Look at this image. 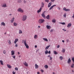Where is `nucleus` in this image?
<instances>
[{
  "instance_id": "338daca9",
  "label": "nucleus",
  "mask_w": 74,
  "mask_h": 74,
  "mask_svg": "<svg viewBox=\"0 0 74 74\" xmlns=\"http://www.w3.org/2000/svg\"><path fill=\"white\" fill-rule=\"evenodd\" d=\"M39 49H38L37 50L38 51H39Z\"/></svg>"
},
{
  "instance_id": "f257e3e1",
  "label": "nucleus",
  "mask_w": 74,
  "mask_h": 74,
  "mask_svg": "<svg viewBox=\"0 0 74 74\" xmlns=\"http://www.w3.org/2000/svg\"><path fill=\"white\" fill-rule=\"evenodd\" d=\"M45 21V20H44V19H40L39 20L38 22L39 23H44V22Z\"/></svg>"
},
{
  "instance_id": "f03ea898",
  "label": "nucleus",
  "mask_w": 74,
  "mask_h": 74,
  "mask_svg": "<svg viewBox=\"0 0 74 74\" xmlns=\"http://www.w3.org/2000/svg\"><path fill=\"white\" fill-rule=\"evenodd\" d=\"M27 19V16L26 15H24L23 16V17L22 18V20L23 21H25Z\"/></svg>"
},
{
  "instance_id": "72a5a7b5",
  "label": "nucleus",
  "mask_w": 74,
  "mask_h": 74,
  "mask_svg": "<svg viewBox=\"0 0 74 74\" xmlns=\"http://www.w3.org/2000/svg\"><path fill=\"white\" fill-rule=\"evenodd\" d=\"M19 34H21L22 33V31L21 30H20L19 31Z\"/></svg>"
},
{
  "instance_id": "6e6d98bb",
  "label": "nucleus",
  "mask_w": 74,
  "mask_h": 74,
  "mask_svg": "<svg viewBox=\"0 0 74 74\" xmlns=\"http://www.w3.org/2000/svg\"><path fill=\"white\" fill-rule=\"evenodd\" d=\"M13 74H15V72L13 71Z\"/></svg>"
},
{
  "instance_id": "864d4df0",
  "label": "nucleus",
  "mask_w": 74,
  "mask_h": 74,
  "mask_svg": "<svg viewBox=\"0 0 74 74\" xmlns=\"http://www.w3.org/2000/svg\"><path fill=\"white\" fill-rule=\"evenodd\" d=\"M62 30H63V31H64V32H66V30L64 29H63Z\"/></svg>"
},
{
  "instance_id": "c03bdc74",
  "label": "nucleus",
  "mask_w": 74,
  "mask_h": 74,
  "mask_svg": "<svg viewBox=\"0 0 74 74\" xmlns=\"http://www.w3.org/2000/svg\"><path fill=\"white\" fill-rule=\"evenodd\" d=\"M23 2H24V3H26V2H27V1L24 0L23 1Z\"/></svg>"
},
{
  "instance_id": "bf43d9fd",
  "label": "nucleus",
  "mask_w": 74,
  "mask_h": 74,
  "mask_svg": "<svg viewBox=\"0 0 74 74\" xmlns=\"http://www.w3.org/2000/svg\"><path fill=\"white\" fill-rule=\"evenodd\" d=\"M35 48H37V45H36L35 46Z\"/></svg>"
},
{
  "instance_id": "473e14b6",
  "label": "nucleus",
  "mask_w": 74,
  "mask_h": 74,
  "mask_svg": "<svg viewBox=\"0 0 74 74\" xmlns=\"http://www.w3.org/2000/svg\"><path fill=\"white\" fill-rule=\"evenodd\" d=\"M45 69H48V66L47 65H45Z\"/></svg>"
},
{
  "instance_id": "7c9ffc66",
  "label": "nucleus",
  "mask_w": 74,
  "mask_h": 74,
  "mask_svg": "<svg viewBox=\"0 0 74 74\" xmlns=\"http://www.w3.org/2000/svg\"><path fill=\"white\" fill-rule=\"evenodd\" d=\"M43 40H44L45 41H48V39H47V38H43Z\"/></svg>"
},
{
  "instance_id": "f704fd0d",
  "label": "nucleus",
  "mask_w": 74,
  "mask_h": 74,
  "mask_svg": "<svg viewBox=\"0 0 74 74\" xmlns=\"http://www.w3.org/2000/svg\"><path fill=\"white\" fill-rule=\"evenodd\" d=\"M8 41H9L8 42L9 44L10 45V44H11V40H9Z\"/></svg>"
},
{
  "instance_id": "de8ad7c7",
  "label": "nucleus",
  "mask_w": 74,
  "mask_h": 74,
  "mask_svg": "<svg viewBox=\"0 0 74 74\" xmlns=\"http://www.w3.org/2000/svg\"><path fill=\"white\" fill-rule=\"evenodd\" d=\"M46 2H47V3H48L49 1V0H45Z\"/></svg>"
},
{
  "instance_id": "774afa93",
  "label": "nucleus",
  "mask_w": 74,
  "mask_h": 74,
  "mask_svg": "<svg viewBox=\"0 0 74 74\" xmlns=\"http://www.w3.org/2000/svg\"><path fill=\"white\" fill-rule=\"evenodd\" d=\"M6 33H4V34H6Z\"/></svg>"
},
{
  "instance_id": "79ce46f5",
  "label": "nucleus",
  "mask_w": 74,
  "mask_h": 74,
  "mask_svg": "<svg viewBox=\"0 0 74 74\" xmlns=\"http://www.w3.org/2000/svg\"><path fill=\"white\" fill-rule=\"evenodd\" d=\"M12 57L14 59H15V56H12Z\"/></svg>"
},
{
  "instance_id": "4468645a",
  "label": "nucleus",
  "mask_w": 74,
  "mask_h": 74,
  "mask_svg": "<svg viewBox=\"0 0 74 74\" xmlns=\"http://www.w3.org/2000/svg\"><path fill=\"white\" fill-rule=\"evenodd\" d=\"M1 25H2V26H5V24L4 22H2L1 23Z\"/></svg>"
},
{
  "instance_id": "7ed1b4c3",
  "label": "nucleus",
  "mask_w": 74,
  "mask_h": 74,
  "mask_svg": "<svg viewBox=\"0 0 74 74\" xmlns=\"http://www.w3.org/2000/svg\"><path fill=\"white\" fill-rule=\"evenodd\" d=\"M24 43L26 48H27V49H28L29 45H27V44H26V40H25V41H24Z\"/></svg>"
},
{
  "instance_id": "4c0bfd02",
  "label": "nucleus",
  "mask_w": 74,
  "mask_h": 74,
  "mask_svg": "<svg viewBox=\"0 0 74 74\" xmlns=\"http://www.w3.org/2000/svg\"><path fill=\"white\" fill-rule=\"evenodd\" d=\"M62 52L63 53H64V52H65V49H63L62 50Z\"/></svg>"
},
{
  "instance_id": "a19ab883",
  "label": "nucleus",
  "mask_w": 74,
  "mask_h": 74,
  "mask_svg": "<svg viewBox=\"0 0 74 74\" xmlns=\"http://www.w3.org/2000/svg\"><path fill=\"white\" fill-rule=\"evenodd\" d=\"M64 17H66V13H65L64 15Z\"/></svg>"
},
{
  "instance_id": "f3484780",
  "label": "nucleus",
  "mask_w": 74,
  "mask_h": 74,
  "mask_svg": "<svg viewBox=\"0 0 74 74\" xmlns=\"http://www.w3.org/2000/svg\"><path fill=\"white\" fill-rule=\"evenodd\" d=\"M2 7H7V5L6 3H4Z\"/></svg>"
},
{
  "instance_id": "5701e85b",
  "label": "nucleus",
  "mask_w": 74,
  "mask_h": 74,
  "mask_svg": "<svg viewBox=\"0 0 74 74\" xmlns=\"http://www.w3.org/2000/svg\"><path fill=\"white\" fill-rule=\"evenodd\" d=\"M38 36H37V35H35L34 36V38L35 39H37V38H38Z\"/></svg>"
},
{
  "instance_id": "052dcab7",
  "label": "nucleus",
  "mask_w": 74,
  "mask_h": 74,
  "mask_svg": "<svg viewBox=\"0 0 74 74\" xmlns=\"http://www.w3.org/2000/svg\"><path fill=\"white\" fill-rule=\"evenodd\" d=\"M62 42H64V40H62Z\"/></svg>"
},
{
  "instance_id": "e2e57ef3",
  "label": "nucleus",
  "mask_w": 74,
  "mask_h": 74,
  "mask_svg": "<svg viewBox=\"0 0 74 74\" xmlns=\"http://www.w3.org/2000/svg\"><path fill=\"white\" fill-rule=\"evenodd\" d=\"M37 74H40V72H38Z\"/></svg>"
},
{
  "instance_id": "dca6fc26",
  "label": "nucleus",
  "mask_w": 74,
  "mask_h": 74,
  "mask_svg": "<svg viewBox=\"0 0 74 74\" xmlns=\"http://www.w3.org/2000/svg\"><path fill=\"white\" fill-rule=\"evenodd\" d=\"M35 66L36 69H38V65H37L36 64H35Z\"/></svg>"
},
{
  "instance_id": "4d7b16f0",
  "label": "nucleus",
  "mask_w": 74,
  "mask_h": 74,
  "mask_svg": "<svg viewBox=\"0 0 74 74\" xmlns=\"http://www.w3.org/2000/svg\"><path fill=\"white\" fill-rule=\"evenodd\" d=\"M58 9L59 10H60V8L59 7L58 8Z\"/></svg>"
},
{
  "instance_id": "9b49d317",
  "label": "nucleus",
  "mask_w": 74,
  "mask_h": 74,
  "mask_svg": "<svg viewBox=\"0 0 74 74\" xmlns=\"http://www.w3.org/2000/svg\"><path fill=\"white\" fill-rule=\"evenodd\" d=\"M46 27L47 29H50L51 28V27L50 25H47Z\"/></svg>"
},
{
  "instance_id": "6ab92c4d",
  "label": "nucleus",
  "mask_w": 74,
  "mask_h": 74,
  "mask_svg": "<svg viewBox=\"0 0 74 74\" xmlns=\"http://www.w3.org/2000/svg\"><path fill=\"white\" fill-rule=\"evenodd\" d=\"M41 7L42 8V7H44V3L42 2L41 3Z\"/></svg>"
},
{
  "instance_id": "412c9836",
  "label": "nucleus",
  "mask_w": 74,
  "mask_h": 74,
  "mask_svg": "<svg viewBox=\"0 0 74 74\" xmlns=\"http://www.w3.org/2000/svg\"><path fill=\"white\" fill-rule=\"evenodd\" d=\"M50 47V45H49L48 46H47L45 48V49L46 50H47V49H48L49 48V47Z\"/></svg>"
},
{
  "instance_id": "e433bc0d",
  "label": "nucleus",
  "mask_w": 74,
  "mask_h": 74,
  "mask_svg": "<svg viewBox=\"0 0 74 74\" xmlns=\"http://www.w3.org/2000/svg\"><path fill=\"white\" fill-rule=\"evenodd\" d=\"M6 53V51H5V50H4L3 51V53H4V54H5Z\"/></svg>"
},
{
  "instance_id": "1a4fd4ad",
  "label": "nucleus",
  "mask_w": 74,
  "mask_h": 74,
  "mask_svg": "<svg viewBox=\"0 0 74 74\" xmlns=\"http://www.w3.org/2000/svg\"><path fill=\"white\" fill-rule=\"evenodd\" d=\"M71 60L70 58H69L67 61V63L68 64H70L71 63Z\"/></svg>"
},
{
  "instance_id": "393cba45",
  "label": "nucleus",
  "mask_w": 74,
  "mask_h": 74,
  "mask_svg": "<svg viewBox=\"0 0 74 74\" xmlns=\"http://www.w3.org/2000/svg\"><path fill=\"white\" fill-rule=\"evenodd\" d=\"M53 53L54 54H55V55H57V54H58V53L56 52V51H54Z\"/></svg>"
},
{
  "instance_id": "c756f323",
  "label": "nucleus",
  "mask_w": 74,
  "mask_h": 74,
  "mask_svg": "<svg viewBox=\"0 0 74 74\" xmlns=\"http://www.w3.org/2000/svg\"><path fill=\"white\" fill-rule=\"evenodd\" d=\"M14 26H17V24L16 23H14Z\"/></svg>"
},
{
  "instance_id": "2f4dec72",
  "label": "nucleus",
  "mask_w": 74,
  "mask_h": 74,
  "mask_svg": "<svg viewBox=\"0 0 74 74\" xmlns=\"http://www.w3.org/2000/svg\"><path fill=\"white\" fill-rule=\"evenodd\" d=\"M60 59L61 60H63V57L62 56H61L60 57Z\"/></svg>"
},
{
  "instance_id": "0e129e2a",
  "label": "nucleus",
  "mask_w": 74,
  "mask_h": 74,
  "mask_svg": "<svg viewBox=\"0 0 74 74\" xmlns=\"http://www.w3.org/2000/svg\"><path fill=\"white\" fill-rule=\"evenodd\" d=\"M18 55H20V53H19V52H18Z\"/></svg>"
},
{
  "instance_id": "0eeeda50",
  "label": "nucleus",
  "mask_w": 74,
  "mask_h": 74,
  "mask_svg": "<svg viewBox=\"0 0 74 74\" xmlns=\"http://www.w3.org/2000/svg\"><path fill=\"white\" fill-rule=\"evenodd\" d=\"M56 5H53V6L51 7L49 9V10H52V8H53L54 7H56Z\"/></svg>"
},
{
  "instance_id": "39448f33",
  "label": "nucleus",
  "mask_w": 74,
  "mask_h": 74,
  "mask_svg": "<svg viewBox=\"0 0 74 74\" xmlns=\"http://www.w3.org/2000/svg\"><path fill=\"white\" fill-rule=\"evenodd\" d=\"M45 11H44L42 14V16L44 18V19L46 18V16H45Z\"/></svg>"
},
{
  "instance_id": "ddd939ff",
  "label": "nucleus",
  "mask_w": 74,
  "mask_h": 74,
  "mask_svg": "<svg viewBox=\"0 0 74 74\" xmlns=\"http://www.w3.org/2000/svg\"><path fill=\"white\" fill-rule=\"evenodd\" d=\"M71 26V23H70L68 24V25L67 26V27H70Z\"/></svg>"
},
{
  "instance_id": "bb28decb",
  "label": "nucleus",
  "mask_w": 74,
  "mask_h": 74,
  "mask_svg": "<svg viewBox=\"0 0 74 74\" xmlns=\"http://www.w3.org/2000/svg\"><path fill=\"white\" fill-rule=\"evenodd\" d=\"M46 18L47 19H49V15H48L46 16Z\"/></svg>"
},
{
  "instance_id": "a878e982",
  "label": "nucleus",
  "mask_w": 74,
  "mask_h": 74,
  "mask_svg": "<svg viewBox=\"0 0 74 74\" xmlns=\"http://www.w3.org/2000/svg\"><path fill=\"white\" fill-rule=\"evenodd\" d=\"M52 22L53 23H55L56 22V20L54 18L52 20Z\"/></svg>"
},
{
  "instance_id": "c9c22d12",
  "label": "nucleus",
  "mask_w": 74,
  "mask_h": 74,
  "mask_svg": "<svg viewBox=\"0 0 74 74\" xmlns=\"http://www.w3.org/2000/svg\"><path fill=\"white\" fill-rule=\"evenodd\" d=\"M74 64H73L71 65V67H72V68H74Z\"/></svg>"
},
{
  "instance_id": "423d86ee",
  "label": "nucleus",
  "mask_w": 74,
  "mask_h": 74,
  "mask_svg": "<svg viewBox=\"0 0 74 74\" xmlns=\"http://www.w3.org/2000/svg\"><path fill=\"white\" fill-rule=\"evenodd\" d=\"M63 10H64V11H70V10L69 9H66V8H63Z\"/></svg>"
},
{
  "instance_id": "ea45409f",
  "label": "nucleus",
  "mask_w": 74,
  "mask_h": 74,
  "mask_svg": "<svg viewBox=\"0 0 74 74\" xmlns=\"http://www.w3.org/2000/svg\"><path fill=\"white\" fill-rule=\"evenodd\" d=\"M61 23V24H62V25H65V23Z\"/></svg>"
},
{
  "instance_id": "69168bd1",
  "label": "nucleus",
  "mask_w": 74,
  "mask_h": 74,
  "mask_svg": "<svg viewBox=\"0 0 74 74\" xmlns=\"http://www.w3.org/2000/svg\"><path fill=\"white\" fill-rule=\"evenodd\" d=\"M53 74H55V73L53 72Z\"/></svg>"
},
{
  "instance_id": "a18cd8bd",
  "label": "nucleus",
  "mask_w": 74,
  "mask_h": 74,
  "mask_svg": "<svg viewBox=\"0 0 74 74\" xmlns=\"http://www.w3.org/2000/svg\"><path fill=\"white\" fill-rule=\"evenodd\" d=\"M15 47H18V44H16L15 45Z\"/></svg>"
},
{
  "instance_id": "8fccbe9b",
  "label": "nucleus",
  "mask_w": 74,
  "mask_h": 74,
  "mask_svg": "<svg viewBox=\"0 0 74 74\" xmlns=\"http://www.w3.org/2000/svg\"><path fill=\"white\" fill-rule=\"evenodd\" d=\"M59 47H60V46L59 45H58L57 46V48H59Z\"/></svg>"
},
{
  "instance_id": "9d476101",
  "label": "nucleus",
  "mask_w": 74,
  "mask_h": 74,
  "mask_svg": "<svg viewBox=\"0 0 74 74\" xmlns=\"http://www.w3.org/2000/svg\"><path fill=\"white\" fill-rule=\"evenodd\" d=\"M41 10H42V8L40 7V9L37 11V12H38V13H39V12H40L41 11Z\"/></svg>"
},
{
  "instance_id": "37998d69",
  "label": "nucleus",
  "mask_w": 74,
  "mask_h": 74,
  "mask_svg": "<svg viewBox=\"0 0 74 74\" xmlns=\"http://www.w3.org/2000/svg\"><path fill=\"white\" fill-rule=\"evenodd\" d=\"M15 70H18V68L17 67H16L15 68Z\"/></svg>"
},
{
  "instance_id": "c85d7f7f",
  "label": "nucleus",
  "mask_w": 74,
  "mask_h": 74,
  "mask_svg": "<svg viewBox=\"0 0 74 74\" xmlns=\"http://www.w3.org/2000/svg\"><path fill=\"white\" fill-rule=\"evenodd\" d=\"M22 2V1L21 0H18L17 1V3H21Z\"/></svg>"
},
{
  "instance_id": "4be33fe9",
  "label": "nucleus",
  "mask_w": 74,
  "mask_h": 74,
  "mask_svg": "<svg viewBox=\"0 0 74 74\" xmlns=\"http://www.w3.org/2000/svg\"><path fill=\"white\" fill-rule=\"evenodd\" d=\"M3 61L1 60H0V63H1V65H4V64H3Z\"/></svg>"
},
{
  "instance_id": "2eb2a0df",
  "label": "nucleus",
  "mask_w": 74,
  "mask_h": 74,
  "mask_svg": "<svg viewBox=\"0 0 74 74\" xmlns=\"http://www.w3.org/2000/svg\"><path fill=\"white\" fill-rule=\"evenodd\" d=\"M18 39H15V40L14 42V43L15 44H16V42H18Z\"/></svg>"
},
{
  "instance_id": "6e6552de",
  "label": "nucleus",
  "mask_w": 74,
  "mask_h": 74,
  "mask_svg": "<svg viewBox=\"0 0 74 74\" xmlns=\"http://www.w3.org/2000/svg\"><path fill=\"white\" fill-rule=\"evenodd\" d=\"M23 63L24 64V65L25 66H26V67H27L28 66V64H27V63H26V62H24Z\"/></svg>"
},
{
  "instance_id": "13d9d810",
  "label": "nucleus",
  "mask_w": 74,
  "mask_h": 74,
  "mask_svg": "<svg viewBox=\"0 0 74 74\" xmlns=\"http://www.w3.org/2000/svg\"><path fill=\"white\" fill-rule=\"evenodd\" d=\"M53 32V29H51L50 31V32Z\"/></svg>"
},
{
  "instance_id": "aec40b11",
  "label": "nucleus",
  "mask_w": 74,
  "mask_h": 74,
  "mask_svg": "<svg viewBox=\"0 0 74 74\" xmlns=\"http://www.w3.org/2000/svg\"><path fill=\"white\" fill-rule=\"evenodd\" d=\"M7 66L9 68V69H11V68H12V66H11V65H10L8 64H7Z\"/></svg>"
},
{
  "instance_id": "a211bd4d",
  "label": "nucleus",
  "mask_w": 74,
  "mask_h": 74,
  "mask_svg": "<svg viewBox=\"0 0 74 74\" xmlns=\"http://www.w3.org/2000/svg\"><path fill=\"white\" fill-rule=\"evenodd\" d=\"M11 55H14V54H15V53L14 52V51H11Z\"/></svg>"
},
{
  "instance_id": "603ef678",
  "label": "nucleus",
  "mask_w": 74,
  "mask_h": 74,
  "mask_svg": "<svg viewBox=\"0 0 74 74\" xmlns=\"http://www.w3.org/2000/svg\"><path fill=\"white\" fill-rule=\"evenodd\" d=\"M66 41H67V42H69V39H67L66 40Z\"/></svg>"
},
{
  "instance_id": "cd10ccee",
  "label": "nucleus",
  "mask_w": 74,
  "mask_h": 74,
  "mask_svg": "<svg viewBox=\"0 0 74 74\" xmlns=\"http://www.w3.org/2000/svg\"><path fill=\"white\" fill-rule=\"evenodd\" d=\"M45 54L46 55V54H48V50H46L45 52Z\"/></svg>"
},
{
  "instance_id": "3c124183",
  "label": "nucleus",
  "mask_w": 74,
  "mask_h": 74,
  "mask_svg": "<svg viewBox=\"0 0 74 74\" xmlns=\"http://www.w3.org/2000/svg\"><path fill=\"white\" fill-rule=\"evenodd\" d=\"M48 53L49 54H50L51 53V51H49V52H48Z\"/></svg>"
},
{
  "instance_id": "680f3d73",
  "label": "nucleus",
  "mask_w": 74,
  "mask_h": 74,
  "mask_svg": "<svg viewBox=\"0 0 74 74\" xmlns=\"http://www.w3.org/2000/svg\"><path fill=\"white\" fill-rule=\"evenodd\" d=\"M48 57H51V55H49V56H48Z\"/></svg>"
},
{
  "instance_id": "58836bf2",
  "label": "nucleus",
  "mask_w": 74,
  "mask_h": 74,
  "mask_svg": "<svg viewBox=\"0 0 74 74\" xmlns=\"http://www.w3.org/2000/svg\"><path fill=\"white\" fill-rule=\"evenodd\" d=\"M72 60L73 62V63H74V58L73 57L72 58Z\"/></svg>"
},
{
  "instance_id": "b1692460",
  "label": "nucleus",
  "mask_w": 74,
  "mask_h": 74,
  "mask_svg": "<svg viewBox=\"0 0 74 74\" xmlns=\"http://www.w3.org/2000/svg\"><path fill=\"white\" fill-rule=\"evenodd\" d=\"M14 17H13V18L12 19V20H11V23H13V22H14Z\"/></svg>"
},
{
  "instance_id": "5fc2aeb1",
  "label": "nucleus",
  "mask_w": 74,
  "mask_h": 74,
  "mask_svg": "<svg viewBox=\"0 0 74 74\" xmlns=\"http://www.w3.org/2000/svg\"><path fill=\"white\" fill-rule=\"evenodd\" d=\"M41 71L42 73H43L44 72V71L43 70H41Z\"/></svg>"
},
{
  "instance_id": "f8f14e48",
  "label": "nucleus",
  "mask_w": 74,
  "mask_h": 74,
  "mask_svg": "<svg viewBox=\"0 0 74 74\" xmlns=\"http://www.w3.org/2000/svg\"><path fill=\"white\" fill-rule=\"evenodd\" d=\"M52 2H50L48 4V7L49 8V7H51V5H52Z\"/></svg>"
},
{
  "instance_id": "20e7f679",
  "label": "nucleus",
  "mask_w": 74,
  "mask_h": 74,
  "mask_svg": "<svg viewBox=\"0 0 74 74\" xmlns=\"http://www.w3.org/2000/svg\"><path fill=\"white\" fill-rule=\"evenodd\" d=\"M17 11L18 12H20L21 13L23 12V10H22L21 8H19L17 10Z\"/></svg>"
},
{
  "instance_id": "49530a36",
  "label": "nucleus",
  "mask_w": 74,
  "mask_h": 74,
  "mask_svg": "<svg viewBox=\"0 0 74 74\" xmlns=\"http://www.w3.org/2000/svg\"><path fill=\"white\" fill-rule=\"evenodd\" d=\"M52 59V57H50V60H51Z\"/></svg>"
},
{
  "instance_id": "09e8293b",
  "label": "nucleus",
  "mask_w": 74,
  "mask_h": 74,
  "mask_svg": "<svg viewBox=\"0 0 74 74\" xmlns=\"http://www.w3.org/2000/svg\"><path fill=\"white\" fill-rule=\"evenodd\" d=\"M55 0H51V2H54V1H55Z\"/></svg>"
}]
</instances>
